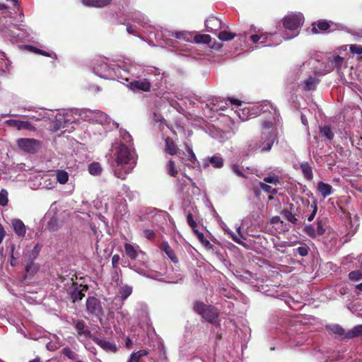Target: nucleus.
<instances>
[{
    "instance_id": "1",
    "label": "nucleus",
    "mask_w": 362,
    "mask_h": 362,
    "mask_svg": "<svg viewBox=\"0 0 362 362\" xmlns=\"http://www.w3.org/2000/svg\"><path fill=\"white\" fill-rule=\"evenodd\" d=\"M258 110L262 113V122L260 139L255 148L259 149L261 152L269 151L277 137L276 125L279 121V113L276 107L270 103L264 102L257 107H243L237 113L239 118L245 121L250 117H255Z\"/></svg>"
},
{
    "instance_id": "2",
    "label": "nucleus",
    "mask_w": 362,
    "mask_h": 362,
    "mask_svg": "<svg viewBox=\"0 0 362 362\" xmlns=\"http://www.w3.org/2000/svg\"><path fill=\"white\" fill-rule=\"evenodd\" d=\"M136 165L134 150L127 144H118L116 146L110 163L111 169L119 179L125 180Z\"/></svg>"
},
{
    "instance_id": "3",
    "label": "nucleus",
    "mask_w": 362,
    "mask_h": 362,
    "mask_svg": "<svg viewBox=\"0 0 362 362\" xmlns=\"http://www.w3.org/2000/svg\"><path fill=\"white\" fill-rule=\"evenodd\" d=\"M7 6L0 4V31L13 42H20L22 38V13L16 17L10 16Z\"/></svg>"
},
{
    "instance_id": "4",
    "label": "nucleus",
    "mask_w": 362,
    "mask_h": 362,
    "mask_svg": "<svg viewBox=\"0 0 362 362\" xmlns=\"http://www.w3.org/2000/svg\"><path fill=\"white\" fill-rule=\"evenodd\" d=\"M122 66L119 63H109L106 59L95 61L93 72L101 78L120 81Z\"/></svg>"
},
{
    "instance_id": "5",
    "label": "nucleus",
    "mask_w": 362,
    "mask_h": 362,
    "mask_svg": "<svg viewBox=\"0 0 362 362\" xmlns=\"http://www.w3.org/2000/svg\"><path fill=\"white\" fill-rule=\"evenodd\" d=\"M304 18L301 13L290 14L284 18L283 27L280 34L284 40H291L296 37L303 23Z\"/></svg>"
},
{
    "instance_id": "6",
    "label": "nucleus",
    "mask_w": 362,
    "mask_h": 362,
    "mask_svg": "<svg viewBox=\"0 0 362 362\" xmlns=\"http://www.w3.org/2000/svg\"><path fill=\"white\" fill-rule=\"evenodd\" d=\"M155 68H144L139 65L124 64L122 69L120 82H129L132 79L147 78L152 74H156Z\"/></svg>"
},
{
    "instance_id": "7",
    "label": "nucleus",
    "mask_w": 362,
    "mask_h": 362,
    "mask_svg": "<svg viewBox=\"0 0 362 362\" xmlns=\"http://www.w3.org/2000/svg\"><path fill=\"white\" fill-rule=\"evenodd\" d=\"M41 247L42 245L38 243H33L30 245L27 244L25 245L24 251L25 250L27 252L28 262L25 266V272L26 274H24V279L27 276H33L38 270V267L33 262V260L38 256Z\"/></svg>"
},
{
    "instance_id": "8",
    "label": "nucleus",
    "mask_w": 362,
    "mask_h": 362,
    "mask_svg": "<svg viewBox=\"0 0 362 362\" xmlns=\"http://www.w3.org/2000/svg\"><path fill=\"white\" fill-rule=\"evenodd\" d=\"M252 42L258 44L257 47H271L279 45L281 39L276 33L254 34L250 37Z\"/></svg>"
},
{
    "instance_id": "9",
    "label": "nucleus",
    "mask_w": 362,
    "mask_h": 362,
    "mask_svg": "<svg viewBox=\"0 0 362 362\" xmlns=\"http://www.w3.org/2000/svg\"><path fill=\"white\" fill-rule=\"evenodd\" d=\"M132 19L133 21L137 23L141 26L145 28L144 32L148 35L149 40L152 41L153 38L157 40L159 37V33H155L156 28L151 27V25H148V19L146 16H145L143 13L136 11L132 13Z\"/></svg>"
},
{
    "instance_id": "10",
    "label": "nucleus",
    "mask_w": 362,
    "mask_h": 362,
    "mask_svg": "<svg viewBox=\"0 0 362 362\" xmlns=\"http://www.w3.org/2000/svg\"><path fill=\"white\" fill-rule=\"evenodd\" d=\"M129 82L127 86L134 91L148 92L151 88V83L148 78L132 79Z\"/></svg>"
},
{
    "instance_id": "11",
    "label": "nucleus",
    "mask_w": 362,
    "mask_h": 362,
    "mask_svg": "<svg viewBox=\"0 0 362 362\" xmlns=\"http://www.w3.org/2000/svg\"><path fill=\"white\" fill-rule=\"evenodd\" d=\"M87 289L86 286L73 283L71 286L67 289V293L72 299V301L75 302L76 300H81L84 297Z\"/></svg>"
},
{
    "instance_id": "12",
    "label": "nucleus",
    "mask_w": 362,
    "mask_h": 362,
    "mask_svg": "<svg viewBox=\"0 0 362 362\" xmlns=\"http://www.w3.org/2000/svg\"><path fill=\"white\" fill-rule=\"evenodd\" d=\"M86 310L88 313L98 317L103 314L101 303L100 300L95 297H88L87 298Z\"/></svg>"
},
{
    "instance_id": "13",
    "label": "nucleus",
    "mask_w": 362,
    "mask_h": 362,
    "mask_svg": "<svg viewBox=\"0 0 362 362\" xmlns=\"http://www.w3.org/2000/svg\"><path fill=\"white\" fill-rule=\"evenodd\" d=\"M303 231L310 238L322 235L325 232V225L322 221H318L316 223V228L314 224L305 225Z\"/></svg>"
},
{
    "instance_id": "14",
    "label": "nucleus",
    "mask_w": 362,
    "mask_h": 362,
    "mask_svg": "<svg viewBox=\"0 0 362 362\" xmlns=\"http://www.w3.org/2000/svg\"><path fill=\"white\" fill-rule=\"evenodd\" d=\"M93 122L98 123L102 125H107L110 128H117L118 124L111 119L103 112L95 110V113Z\"/></svg>"
},
{
    "instance_id": "15",
    "label": "nucleus",
    "mask_w": 362,
    "mask_h": 362,
    "mask_svg": "<svg viewBox=\"0 0 362 362\" xmlns=\"http://www.w3.org/2000/svg\"><path fill=\"white\" fill-rule=\"evenodd\" d=\"M49 218V221L47 223V228L51 231L57 230L59 226L58 223V219L56 216V207L52 204L49 210V211L45 214V219L47 220Z\"/></svg>"
},
{
    "instance_id": "16",
    "label": "nucleus",
    "mask_w": 362,
    "mask_h": 362,
    "mask_svg": "<svg viewBox=\"0 0 362 362\" xmlns=\"http://www.w3.org/2000/svg\"><path fill=\"white\" fill-rule=\"evenodd\" d=\"M328 66L322 72H331L334 69L340 70L344 64V59L339 55H334L328 57Z\"/></svg>"
},
{
    "instance_id": "17",
    "label": "nucleus",
    "mask_w": 362,
    "mask_h": 362,
    "mask_svg": "<svg viewBox=\"0 0 362 362\" xmlns=\"http://www.w3.org/2000/svg\"><path fill=\"white\" fill-rule=\"evenodd\" d=\"M224 160L221 156H207L203 159L202 166L204 168H206L209 166L213 167L214 168L219 169L223 166Z\"/></svg>"
},
{
    "instance_id": "18",
    "label": "nucleus",
    "mask_w": 362,
    "mask_h": 362,
    "mask_svg": "<svg viewBox=\"0 0 362 362\" xmlns=\"http://www.w3.org/2000/svg\"><path fill=\"white\" fill-rule=\"evenodd\" d=\"M44 118H45V115L42 110L24 107V119L40 122Z\"/></svg>"
},
{
    "instance_id": "19",
    "label": "nucleus",
    "mask_w": 362,
    "mask_h": 362,
    "mask_svg": "<svg viewBox=\"0 0 362 362\" xmlns=\"http://www.w3.org/2000/svg\"><path fill=\"white\" fill-rule=\"evenodd\" d=\"M42 147V142L35 139H24V152L35 153Z\"/></svg>"
},
{
    "instance_id": "20",
    "label": "nucleus",
    "mask_w": 362,
    "mask_h": 362,
    "mask_svg": "<svg viewBox=\"0 0 362 362\" xmlns=\"http://www.w3.org/2000/svg\"><path fill=\"white\" fill-rule=\"evenodd\" d=\"M181 177H178L176 181V189L180 194H184L186 192L187 186L189 184L194 185L192 180L186 176L185 174H181Z\"/></svg>"
},
{
    "instance_id": "21",
    "label": "nucleus",
    "mask_w": 362,
    "mask_h": 362,
    "mask_svg": "<svg viewBox=\"0 0 362 362\" xmlns=\"http://www.w3.org/2000/svg\"><path fill=\"white\" fill-rule=\"evenodd\" d=\"M137 247H135L130 243L124 244L125 252H126L127 255L131 259H135L137 257H139L140 255L142 260L145 261L146 259V256L145 253H144L141 251L138 252L137 249H136Z\"/></svg>"
},
{
    "instance_id": "22",
    "label": "nucleus",
    "mask_w": 362,
    "mask_h": 362,
    "mask_svg": "<svg viewBox=\"0 0 362 362\" xmlns=\"http://www.w3.org/2000/svg\"><path fill=\"white\" fill-rule=\"evenodd\" d=\"M186 158H182V163L190 168H194L197 162L192 147L186 144Z\"/></svg>"
},
{
    "instance_id": "23",
    "label": "nucleus",
    "mask_w": 362,
    "mask_h": 362,
    "mask_svg": "<svg viewBox=\"0 0 362 362\" xmlns=\"http://www.w3.org/2000/svg\"><path fill=\"white\" fill-rule=\"evenodd\" d=\"M206 30L210 33H215L222 27L221 21L216 17H210L205 21Z\"/></svg>"
},
{
    "instance_id": "24",
    "label": "nucleus",
    "mask_w": 362,
    "mask_h": 362,
    "mask_svg": "<svg viewBox=\"0 0 362 362\" xmlns=\"http://www.w3.org/2000/svg\"><path fill=\"white\" fill-rule=\"evenodd\" d=\"M66 127H67V126L65 115H64L63 110H61L55 115V120L53 122L52 129L54 131H58Z\"/></svg>"
},
{
    "instance_id": "25",
    "label": "nucleus",
    "mask_w": 362,
    "mask_h": 362,
    "mask_svg": "<svg viewBox=\"0 0 362 362\" xmlns=\"http://www.w3.org/2000/svg\"><path fill=\"white\" fill-rule=\"evenodd\" d=\"M218 315L217 309L214 306L208 305L201 316L208 322H212L218 317Z\"/></svg>"
},
{
    "instance_id": "26",
    "label": "nucleus",
    "mask_w": 362,
    "mask_h": 362,
    "mask_svg": "<svg viewBox=\"0 0 362 362\" xmlns=\"http://www.w3.org/2000/svg\"><path fill=\"white\" fill-rule=\"evenodd\" d=\"M25 50L33 52L35 54H41L45 57H49L54 59H57V58L55 52L44 51L32 45H24V51Z\"/></svg>"
},
{
    "instance_id": "27",
    "label": "nucleus",
    "mask_w": 362,
    "mask_h": 362,
    "mask_svg": "<svg viewBox=\"0 0 362 362\" xmlns=\"http://www.w3.org/2000/svg\"><path fill=\"white\" fill-rule=\"evenodd\" d=\"M94 341L105 351L111 352H115L117 351V346L115 344L109 341L99 338H95Z\"/></svg>"
},
{
    "instance_id": "28",
    "label": "nucleus",
    "mask_w": 362,
    "mask_h": 362,
    "mask_svg": "<svg viewBox=\"0 0 362 362\" xmlns=\"http://www.w3.org/2000/svg\"><path fill=\"white\" fill-rule=\"evenodd\" d=\"M221 226V228L224 230V231L230 235V237L232 238L233 241L239 244L242 243L240 238H243V236L240 234V227L237 228V232L238 235H236L227 226V225L225 223L222 222Z\"/></svg>"
},
{
    "instance_id": "29",
    "label": "nucleus",
    "mask_w": 362,
    "mask_h": 362,
    "mask_svg": "<svg viewBox=\"0 0 362 362\" xmlns=\"http://www.w3.org/2000/svg\"><path fill=\"white\" fill-rule=\"evenodd\" d=\"M49 341L46 343V347L49 351H55L62 346L60 339L55 334L49 335Z\"/></svg>"
},
{
    "instance_id": "30",
    "label": "nucleus",
    "mask_w": 362,
    "mask_h": 362,
    "mask_svg": "<svg viewBox=\"0 0 362 362\" xmlns=\"http://www.w3.org/2000/svg\"><path fill=\"white\" fill-rule=\"evenodd\" d=\"M112 0H81L82 4L86 6L101 8L109 5Z\"/></svg>"
},
{
    "instance_id": "31",
    "label": "nucleus",
    "mask_w": 362,
    "mask_h": 362,
    "mask_svg": "<svg viewBox=\"0 0 362 362\" xmlns=\"http://www.w3.org/2000/svg\"><path fill=\"white\" fill-rule=\"evenodd\" d=\"M330 28V24L326 21H320L313 25L311 32L313 34L319 33L320 32L327 31Z\"/></svg>"
},
{
    "instance_id": "32",
    "label": "nucleus",
    "mask_w": 362,
    "mask_h": 362,
    "mask_svg": "<svg viewBox=\"0 0 362 362\" xmlns=\"http://www.w3.org/2000/svg\"><path fill=\"white\" fill-rule=\"evenodd\" d=\"M317 189L323 198H326L332 194V187L322 181L318 182Z\"/></svg>"
},
{
    "instance_id": "33",
    "label": "nucleus",
    "mask_w": 362,
    "mask_h": 362,
    "mask_svg": "<svg viewBox=\"0 0 362 362\" xmlns=\"http://www.w3.org/2000/svg\"><path fill=\"white\" fill-rule=\"evenodd\" d=\"M165 147L164 151L166 153L170 155H175L177 153L178 148L171 138L167 137L165 140Z\"/></svg>"
},
{
    "instance_id": "34",
    "label": "nucleus",
    "mask_w": 362,
    "mask_h": 362,
    "mask_svg": "<svg viewBox=\"0 0 362 362\" xmlns=\"http://www.w3.org/2000/svg\"><path fill=\"white\" fill-rule=\"evenodd\" d=\"M75 328L78 332V337L81 336H83L86 338H88L90 335V332L86 329V325L83 321H78L75 324Z\"/></svg>"
},
{
    "instance_id": "35",
    "label": "nucleus",
    "mask_w": 362,
    "mask_h": 362,
    "mask_svg": "<svg viewBox=\"0 0 362 362\" xmlns=\"http://www.w3.org/2000/svg\"><path fill=\"white\" fill-rule=\"evenodd\" d=\"M319 130L321 136L325 137L329 141H331L334 138V133L331 129V127L329 124H324L322 126L319 127Z\"/></svg>"
},
{
    "instance_id": "36",
    "label": "nucleus",
    "mask_w": 362,
    "mask_h": 362,
    "mask_svg": "<svg viewBox=\"0 0 362 362\" xmlns=\"http://www.w3.org/2000/svg\"><path fill=\"white\" fill-rule=\"evenodd\" d=\"M162 250L165 252L166 255L169 257V259L174 263H177L178 259L174 252V251L172 250L170 246L167 242H164L162 243L161 245Z\"/></svg>"
},
{
    "instance_id": "37",
    "label": "nucleus",
    "mask_w": 362,
    "mask_h": 362,
    "mask_svg": "<svg viewBox=\"0 0 362 362\" xmlns=\"http://www.w3.org/2000/svg\"><path fill=\"white\" fill-rule=\"evenodd\" d=\"M328 66V60L327 62H320L319 60H315L313 63V69L315 74L320 75H325L328 74L329 72H322L325 66Z\"/></svg>"
},
{
    "instance_id": "38",
    "label": "nucleus",
    "mask_w": 362,
    "mask_h": 362,
    "mask_svg": "<svg viewBox=\"0 0 362 362\" xmlns=\"http://www.w3.org/2000/svg\"><path fill=\"white\" fill-rule=\"evenodd\" d=\"M300 168L304 177L308 180H312L313 178V174L312 168L310 165V164L307 162L301 163L300 165Z\"/></svg>"
},
{
    "instance_id": "39",
    "label": "nucleus",
    "mask_w": 362,
    "mask_h": 362,
    "mask_svg": "<svg viewBox=\"0 0 362 362\" xmlns=\"http://www.w3.org/2000/svg\"><path fill=\"white\" fill-rule=\"evenodd\" d=\"M55 177L59 184L64 185L68 182L69 175L64 170H57L55 171Z\"/></svg>"
},
{
    "instance_id": "40",
    "label": "nucleus",
    "mask_w": 362,
    "mask_h": 362,
    "mask_svg": "<svg viewBox=\"0 0 362 362\" xmlns=\"http://www.w3.org/2000/svg\"><path fill=\"white\" fill-rule=\"evenodd\" d=\"M64 115H65V119L66 122V126L69 124H71L76 121V118L74 117V115H78V110H62Z\"/></svg>"
},
{
    "instance_id": "41",
    "label": "nucleus",
    "mask_w": 362,
    "mask_h": 362,
    "mask_svg": "<svg viewBox=\"0 0 362 362\" xmlns=\"http://www.w3.org/2000/svg\"><path fill=\"white\" fill-rule=\"evenodd\" d=\"M318 83L317 78L310 76L303 81V88L305 90H314Z\"/></svg>"
},
{
    "instance_id": "42",
    "label": "nucleus",
    "mask_w": 362,
    "mask_h": 362,
    "mask_svg": "<svg viewBox=\"0 0 362 362\" xmlns=\"http://www.w3.org/2000/svg\"><path fill=\"white\" fill-rule=\"evenodd\" d=\"M171 35L177 39L183 40L187 42H191L192 39V35L186 31L173 32Z\"/></svg>"
},
{
    "instance_id": "43",
    "label": "nucleus",
    "mask_w": 362,
    "mask_h": 362,
    "mask_svg": "<svg viewBox=\"0 0 362 362\" xmlns=\"http://www.w3.org/2000/svg\"><path fill=\"white\" fill-rule=\"evenodd\" d=\"M95 110L83 109L78 110V115H80L84 120L93 122Z\"/></svg>"
},
{
    "instance_id": "44",
    "label": "nucleus",
    "mask_w": 362,
    "mask_h": 362,
    "mask_svg": "<svg viewBox=\"0 0 362 362\" xmlns=\"http://www.w3.org/2000/svg\"><path fill=\"white\" fill-rule=\"evenodd\" d=\"M358 336H362V325L354 327L351 329L349 330L346 334L347 339H353Z\"/></svg>"
},
{
    "instance_id": "45",
    "label": "nucleus",
    "mask_w": 362,
    "mask_h": 362,
    "mask_svg": "<svg viewBox=\"0 0 362 362\" xmlns=\"http://www.w3.org/2000/svg\"><path fill=\"white\" fill-rule=\"evenodd\" d=\"M158 362H167V354L163 343H160L157 347Z\"/></svg>"
},
{
    "instance_id": "46",
    "label": "nucleus",
    "mask_w": 362,
    "mask_h": 362,
    "mask_svg": "<svg viewBox=\"0 0 362 362\" xmlns=\"http://www.w3.org/2000/svg\"><path fill=\"white\" fill-rule=\"evenodd\" d=\"M103 168L99 163H92L88 166V172L90 175L96 176L101 174Z\"/></svg>"
},
{
    "instance_id": "47",
    "label": "nucleus",
    "mask_w": 362,
    "mask_h": 362,
    "mask_svg": "<svg viewBox=\"0 0 362 362\" xmlns=\"http://www.w3.org/2000/svg\"><path fill=\"white\" fill-rule=\"evenodd\" d=\"M236 35L228 30H224L218 33L217 35L218 38L221 41H228L233 39Z\"/></svg>"
},
{
    "instance_id": "48",
    "label": "nucleus",
    "mask_w": 362,
    "mask_h": 362,
    "mask_svg": "<svg viewBox=\"0 0 362 362\" xmlns=\"http://www.w3.org/2000/svg\"><path fill=\"white\" fill-rule=\"evenodd\" d=\"M121 141L119 144H124L132 147V136L126 130L120 131Z\"/></svg>"
},
{
    "instance_id": "49",
    "label": "nucleus",
    "mask_w": 362,
    "mask_h": 362,
    "mask_svg": "<svg viewBox=\"0 0 362 362\" xmlns=\"http://www.w3.org/2000/svg\"><path fill=\"white\" fill-rule=\"evenodd\" d=\"M11 225L13 230L18 236L23 235V222L20 219H13Z\"/></svg>"
},
{
    "instance_id": "50",
    "label": "nucleus",
    "mask_w": 362,
    "mask_h": 362,
    "mask_svg": "<svg viewBox=\"0 0 362 362\" xmlns=\"http://www.w3.org/2000/svg\"><path fill=\"white\" fill-rule=\"evenodd\" d=\"M136 192L131 191L129 187L126 185H123L120 191L119 192V196L125 195L129 200H132L135 197Z\"/></svg>"
},
{
    "instance_id": "51",
    "label": "nucleus",
    "mask_w": 362,
    "mask_h": 362,
    "mask_svg": "<svg viewBox=\"0 0 362 362\" xmlns=\"http://www.w3.org/2000/svg\"><path fill=\"white\" fill-rule=\"evenodd\" d=\"M132 293V288L124 285L119 288V295L122 300L127 299Z\"/></svg>"
},
{
    "instance_id": "52",
    "label": "nucleus",
    "mask_w": 362,
    "mask_h": 362,
    "mask_svg": "<svg viewBox=\"0 0 362 362\" xmlns=\"http://www.w3.org/2000/svg\"><path fill=\"white\" fill-rule=\"evenodd\" d=\"M264 182L277 185L280 184V177L274 173H269L267 176L264 177Z\"/></svg>"
},
{
    "instance_id": "53",
    "label": "nucleus",
    "mask_w": 362,
    "mask_h": 362,
    "mask_svg": "<svg viewBox=\"0 0 362 362\" xmlns=\"http://www.w3.org/2000/svg\"><path fill=\"white\" fill-rule=\"evenodd\" d=\"M39 122L38 121L24 119V130L35 132Z\"/></svg>"
},
{
    "instance_id": "54",
    "label": "nucleus",
    "mask_w": 362,
    "mask_h": 362,
    "mask_svg": "<svg viewBox=\"0 0 362 362\" xmlns=\"http://www.w3.org/2000/svg\"><path fill=\"white\" fill-rule=\"evenodd\" d=\"M166 171H167L168 174L169 175H170L171 177H177L178 172L176 169L175 164L173 160H170L168 162V163L166 165Z\"/></svg>"
},
{
    "instance_id": "55",
    "label": "nucleus",
    "mask_w": 362,
    "mask_h": 362,
    "mask_svg": "<svg viewBox=\"0 0 362 362\" xmlns=\"http://www.w3.org/2000/svg\"><path fill=\"white\" fill-rule=\"evenodd\" d=\"M8 291L13 296H18L21 295V281H19L18 284L10 285L8 286Z\"/></svg>"
},
{
    "instance_id": "56",
    "label": "nucleus",
    "mask_w": 362,
    "mask_h": 362,
    "mask_svg": "<svg viewBox=\"0 0 362 362\" xmlns=\"http://www.w3.org/2000/svg\"><path fill=\"white\" fill-rule=\"evenodd\" d=\"M194 41L196 43L209 44L211 42V36L206 34L197 35L194 37Z\"/></svg>"
},
{
    "instance_id": "57",
    "label": "nucleus",
    "mask_w": 362,
    "mask_h": 362,
    "mask_svg": "<svg viewBox=\"0 0 362 362\" xmlns=\"http://www.w3.org/2000/svg\"><path fill=\"white\" fill-rule=\"evenodd\" d=\"M8 71V62L6 59L4 53L0 51V71L4 73Z\"/></svg>"
},
{
    "instance_id": "58",
    "label": "nucleus",
    "mask_w": 362,
    "mask_h": 362,
    "mask_svg": "<svg viewBox=\"0 0 362 362\" xmlns=\"http://www.w3.org/2000/svg\"><path fill=\"white\" fill-rule=\"evenodd\" d=\"M259 186L263 191L268 194H276L277 193L276 189L273 188L272 186L267 185L265 182H259Z\"/></svg>"
},
{
    "instance_id": "59",
    "label": "nucleus",
    "mask_w": 362,
    "mask_h": 362,
    "mask_svg": "<svg viewBox=\"0 0 362 362\" xmlns=\"http://www.w3.org/2000/svg\"><path fill=\"white\" fill-rule=\"evenodd\" d=\"M207 306L208 305H205L204 303L201 301H195L194 303L193 309L199 315H202V314L204 313Z\"/></svg>"
},
{
    "instance_id": "60",
    "label": "nucleus",
    "mask_w": 362,
    "mask_h": 362,
    "mask_svg": "<svg viewBox=\"0 0 362 362\" xmlns=\"http://www.w3.org/2000/svg\"><path fill=\"white\" fill-rule=\"evenodd\" d=\"M283 215L288 221L291 222L293 224H297L298 219L295 216V215H293L291 211L288 210H284L283 211Z\"/></svg>"
},
{
    "instance_id": "61",
    "label": "nucleus",
    "mask_w": 362,
    "mask_h": 362,
    "mask_svg": "<svg viewBox=\"0 0 362 362\" xmlns=\"http://www.w3.org/2000/svg\"><path fill=\"white\" fill-rule=\"evenodd\" d=\"M62 354L71 360L77 358V354L69 347H65L62 349Z\"/></svg>"
},
{
    "instance_id": "62",
    "label": "nucleus",
    "mask_w": 362,
    "mask_h": 362,
    "mask_svg": "<svg viewBox=\"0 0 362 362\" xmlns=\"http://www.w3.org/2000/svg\"><path fill=\"white\" fill-rule=\"evenodd\" d=\"M10 127H16L18 130L23 129V121L18 119H8L6 121Z\"/></svg>"
},
{
    "instance_id": "63",
    "label": "nucleus",
    "mask_w": 362,
    "mask_h": 362,
    "mask_svg": "<svg viewBox=\"0 0 362 362\" xmlns=\"http://www.w3.org/2000/svg\"><path fill=\"white\" fill-rule=\"evenodd\" d=\"M8 202V192L3 189L0 191V205L5 206L7 205Z\"/></svg>"
},
{
    "instance_id": "64",
    "label": "nucleus",
    "mask_w": 362,
    "mask_h": 362,
    "mask_svg": "<svg viewBox=\"0 0 362 362\" xmlns=\"http://www.w3.org/2000/svg\"><path fill=\"white\" fill-rule=\"evenodd\" d=\"M349 277L352 281H359L362 279V272L356 270L349 273Z\"/></svg>"
}]
</instances>
